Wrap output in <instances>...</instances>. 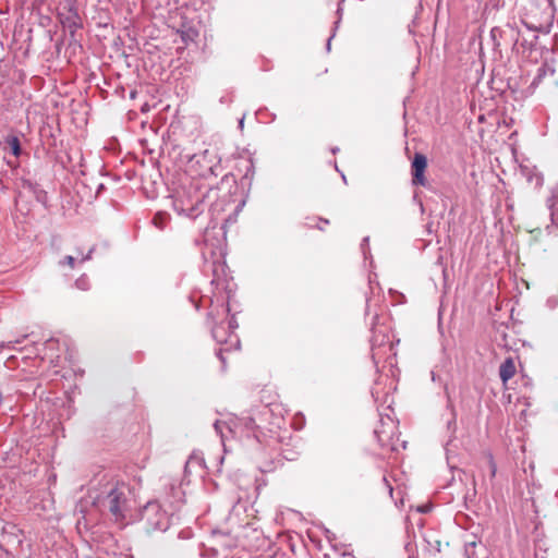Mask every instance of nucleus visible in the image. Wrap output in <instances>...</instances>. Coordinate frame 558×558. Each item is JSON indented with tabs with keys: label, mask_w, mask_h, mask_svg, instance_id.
<instances>
[{
	"label": "nucleus",
	"mask_w": 558,
	"mask_h": 558,
	"mask_svg": "<svg viewBox=\"0 0 558 558\" xmlns=\"http://www.w3.org/2000/svg\"><path fill=\"white\" fill-rule=\"evenodd\" d=\"M427 168V159L422 154H415L412 161V182L415 185H425L426 179L424 172Z\"/></svg>",
	"instance_id": "3"
},
{
	"label": "nucleus",
	"mask_w": 558,
	"mask_h": 558,
	"mask_svg": "<svg viewBox=\"0 0 558 558\" xmlns=\"http://www.w3.org/2000/svg\"><path fill=\"white\" fill-rule=\"evenodd\" d=\"M551 206H558V196L554 197V203L551 204Z\"/></svg>",
	"instance_id": "13"
},
{
	"label": "nucleus",
	"mask_w": 558,
	"mask_h": 558,
	"mask_svg": "<svg viewBox=\"0 0 558 558\" xmlns=\"http://www.w3.org/2000/svg\"><path fill=\"white\" fill-rule=\"evenodd\" d=\"M4 150L10 151L14 157H19L21 155V145L20 141L16 136L10 135L4 138Z\"/></svg>",
	"instance_id": "6"
},
{
	"label": "nucleus",
	"mask_w": 558,
	"mask_h": 558,
	"mask_svg": "<svg viewBox=\"0 0 558 558\" xmlns=\"http://www.w3.org/2000/svg\"><path fill=\"white\" fill-rule=\"evenodd\" d=\"M221 425H222V423H220V422H216V424H215V428H216V430H217L218 433H221V434H222V432H221Z\"/></svg>",
	"instance_id": "12"
},
{
	"label": "nucleus",
	"mask_w": 558,
	"mask_h": 558,
	"mask_svg": "<svg viewBox=\"0 0 558 558\" xmlns=\"http://www.w3.org/2000/svg\"><path fill=\"white\" fill-rule=\"evenodd\" d=\"M90 258V253H88L85 257L82 258V262L86 260V259H89Z\"/></svg>",
	"instance_id": "14"
},
{
	"label": "nucleus",
	"mask_w": 558,
	"mask_h": 558,
	"mask_svg": "<svg viewBox=\"0 0 558 558\" xmlns=\"http://www.w3.org/2000/svg\"><path fill=\"white\" fill-rule=\"evenodd\" d=\"M132 492L125 484L114 485L104 500L116 522L128 524L133 520L132 514Z\"/></svg>",
	"instance_id": "1"
},
{
	"label": "nucleus",
	"mask_w": 558,
	"mask_h": 558,
	"mask_svg": "<svg viewBox=\"0 0 558 558\" xmlns=\"http://www.w3.org/2000/svg\"><path fill=\"white\" fill-rule=\"evenodd\" d=\"M75 286L78 289L85 290L87 288V279L84 277H81L76 280Z\"/></svg>",
	"instance_id": "10"
},
{
	"label": "nucleus",
	"mask_w": 558,
	"mask_h": 558,
	"mask_svg": "<svg viewBox=\"0 0 558 558\" xmlns=\"http://www.w3.org/2000/svg\"><path fill=\"white\" fill-rule=\"evenodd\" d=\"M213 336L219 343H230V345H236L239 343V339L233 333H230L228 338L225 337V328L222 326L215 327L213 329Z\"/></svg>",
	"instance_id": "4"
},
{
	"label": "nucleus",
	"mask_w": 558,
	"mask_h": 558,
	"mask_svg": "<svg viewBox=\"0 0 558 558\" xmlns=\"http://www.w3.org/2000/svg\"><path fill=\"white\" fill-rule=\"evenodd\" d=\"M11 348H12L11 342H1L0 343V351L3 349H11Z\"/></svg>",
	"instance_id": "11"
},
{
	"label": "nucleus",
	"mask_w": 558,
	"mask_h": 558,
	"mask_svg": "<svg viewBox=\"0 0 558 558\" xmlns=\"http://www.w3.org/2000/svg\"><path fill=\"white\" fill-rule=\"evenodd\" d=\"M142 518L151 530L166 531L169 526V515L157 501L147 502L142 511Z\"/></svg>",
	"instance_id": "2"
},
{
	"label": "nucleus",
	"mask_w": 558,
	"mask_h": 558,
	"mask_svg": "<svg viewBox=\"0 0 558 558\" xmlns=\"http://www.w3.org/2000/svg\"><path fill=\"white\" fill-rule=\"evenodd\" d=\"M487 465H488L490 477L492 478L495 477V475H496V464H495V462H494L492 457L487 458Z\"/></svg>",
	"instance_id": "9"
},
{
	"label": "nucleus",
	"mask_w": 558,
	"mask_h": 558,
	"mask_svg": "<svg viewBox=\"0 0 558 558\" xmlns=\"http://www.w3.org/2000/svg\"><path fill=\"white\" fill-rule=\"evenodd\" d=\"M8 165L12 166V167H16L17 165L16 163H13L11 161H8Z\"/></svg>",
	"instance_id": "16"
},
{
	"label": "nucleus",
	"mask_w": 558,
	"mask_h": 558,
	"mask_svg": "<svg viewBox=\"0 0 558 558\" xmlns=\"http://www.w3.org/2000/svg\"><path fill=\"white\" fill-rule=\"evenodd\" d=\"M229 327L230 328H234L235 327V325H233V322H229Z\"/></svg>",
	"instance_id": "15"
},
{
	"label": "nucleus",
	"mask_w": 558,
	"mask_h": 558,
	"mask_svg": "<svg viewBox=\"0 0 558 558\" xmlns=\"http://www.w3.org/2000/svg\"><path fill=\"white\" fill-rule=\"evenodd\" d=\"M515 374V365L512 359H507L499 369V375L504 384H506Z\"/></svg>",
	"instance_id": "5"
},
{
	"label": "nucleus",
	"mask_w": 558,
	"mask_h": 558,
	"mask_svg": "<svg viewBox=\"0 0 558 558\" xmlns=\"http://www.w3.org/2000/svg\"><path fill=\"white\" fill-rule=\"evenodd\" d=\"M76 259L73 256H65L62 260L59 262L60 266L68 265L70 268H74Z\"/></svg>",
	"instance_id": "8"
},
{
	"label": "nucleus",
	"mask_w": 558,
	"mask_h": 558,
	"mask_svg": "<svg viewBox=\"0 0 558 558\" xmlns=\"http://www.w3.org/2000/svg\"><path fill=\"white\" fill-rule=\"evenodd\" d=\"M168 220V215L167 214H163V213H158L155 217H154V225L159 228V229H162L166 225Z\"/></svg>",
	"instance_id": "7"
}]
</instances>
